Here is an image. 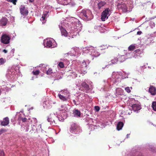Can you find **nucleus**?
<instances>
[{
	"mask_svg": "<svg viewBox=\"0 0 156 156\" xmlns=\"http://www.w3.org/2000/svg\"><path fill=\"white\" fill-rule=\"evenodd\" d=\"M81 15L87 21L91 20L93 17L91 11L88 9L83 10L81 12Z\"/></svg>",
	"mask_w": 156,
	"mask_h": 156,
	"instance_id": "f257e3e1",
	"label": "nucleus"
},
{
	"mask_svg": "<svg viewBox=\"0 0 156 156\" xmlns=\"http://www.w3.org/2000/svg\"><path fill=\"white\" fill-rule=\"evenodd\" d=\"M110 10L109 8H106L101 13V19L102 21H105L106 19H107L110 16L109 12H110Z\"/></svg>",
	"mask_w": 156,
	"mask_h": 156,
	"instance_id": "f03ea898",
	"label": "nucleus"
},
{
	"mask_svg": "<svg viewBox=\"0 0 156 156\" xmlns=\"http://www.w3.org/2000/svg\"><path fill=\"white\" fill-rule=\"evenodd\" d=\"M57 119V117L55 114H51L48 117L47 120L51 124L55 125L56 124L55 120Z\"/></svg>",
	"mask_w": 156,
	"mask_h": 156,
	"instance_id": "7ed1b4c3",
	"label": "nucleus"
},
{
	"mask_svg": "<svg viewBox=\"0 0 156 156\" xmlns=\"http://www.w3.org/2000/svg\"><path fill=\"white\" fill-rule=\"evenodd\" d=\"M117 8L120 10L124 12H126L127 11L128 8L125 3H118L117 5Z\"/></svg>",
	"mask_w": 156,
	"mask_h": 156,
	"instance_id": "20e7f679",
	"label": "nucleus"
},
{
	"mask_svg": "<svg viewBox=\"0 0 156 156\" xmlns=\"http://www.w3.org/2000/svg\"><path fill=\"white\" fill-rule=\"evenodd\" d=\"M10 39V38L8 35L5 34L2 35L1 37V41L3 43L7 44L9 42Z\"/></svg>",
	"mask_w": 156,
	"mask_h": 156,
	"instance_id": "39448f33",
	"label": "nucleus"
},
{
	"mask_svg": "<svg viewBox=\"0 0 156 156\" xmlns=\"http://www.w3.org/2000/svg\"><path fill=\"white\" fill-rule=\"evenodd\" d=\"M44 44L45 46H46L47 47L52 48V41L50 39H48L46 40H44Z\"/></svg>",
	"mask_w": 156,
	"mask_h": 156,
	"instance_id": "423d86ee",
	"label": "nucleus"
},
{
	"mask_svg": "<svg viewBox=\"0 0 156 156\" xmlns=\"http://www.w3.org/2000/svg\"><path fill=\"white\" fill-rule=\"evenodd\" d=\"M149 92L152 95H156V88L152 85H150L149 89Z\"/></svg>",
	"mask_w": 156,
	"mask_h": 156,
	"instance_id": "0eeeda50",
	"label": "nucleus"
},
{
	"mask_svg": "<svg viewBox=\"0 0 156 156\" xmlns=\"http://www.w3.org/2000/svg\"><path fill=\"white\" fill-rule=\"evenodd\" d=\"M79 127L77 125L74 123H72L71 125L70 131L71 133H73Z\"/></svg>",
	"mask_w": 156,
	"mask_h": 156,
	"instance_id": "6e6552de",
	"label": "nucleus"
},
{
	"mask_svg": "<svg viewBox=\"0 0 156 156\" xmlns=\"http://www.w3.org/2000/svg\"><path fill=\"white\" fill-rule=\"evenodd\" d=\"M132 109L134 112L140 110L141 108V106L138 104H134L131 106Z\"/></svg>",
	"mask_w": 156,
	"mask_h": 156,
	"instance_id": "1a4fd4ad",
	"label": "nucleus"
},
{
	"mask_svg": "<svg viewBox=\"0 0 156 156\" xmlns=\"http://www.w3.org/2000/svg\"><path fill=\"white\" fill-rule=\"evenodd\" d=\"M9 123V120L8 117L4 118L3 121L1 122L0 125L2 126H7Z\"/></svg>",
	"mask_w": 156,
	"mask_h": 156,
	"instance_id": "9d476101",
	"label": "nucleus"
},
{
	"mask_svg": "<svg viewBox=\"0 0 156 156\" xmlns=\"http://www.w3.org/2000/svg\"><path fill=\"white\" fill-rule=\"evenodd\" d=\"M20 12L21 14L23 15H27L28 13V10L26 9L24 6H23L20 8Z\"/></svg>",
	"mask_w": 156,
	"mask_h": 156,
	"instance_id": "9b49d317",
	"label": "nucleus"
},
{
	"mask_svg": "<svg viewBox=\"0 0 156 156\" xmlns=\"http://www.w3.org/2000/svg\"><path fill=\"white\" fill-rule=\"evenodd\" d=\"M59 27L61 31L62 35V36H64L66 37H67L68 34L66 29L63 28L62 26H59Z\"/></svg>",
	"mask_w": 156,
	"mask_h": 156,
	"instance_id": "f8f14e48",
	"label": "nucleus"
},
{
	"mask_svg": "<svg viewBox=\"0 0 156 156\" xmlns=\"http://www.w3.org/2000/svg\"><path fill=\"white\" fill-rule=\"evenodd\" d=\"M91 55L92 57V59H93L94 57H96L100 55L99 53L94 50H93L91 52Z\"/></svg>",
	"mask_w": 156,
	"mask_h": 156,
	"instance_id": "ddd939ff",
	"label": "nucleus"
},
{
	"mask_svg": "<svg viewBox=\"0 0 156 156\" xmlns=\"http://www.w3.org/2000/svg\"><path fill=\"white\" fill-rule=\"evenodd\" d=\"M7 20L6 18H2L0 21V26H5L6 25L7 23Z\"/></svg>",
	"mask_w": 156,
	"mask_h": 156,
	"instance_id": "4468645a",
	"label": "nucleus"
},
{
	"mask_svg": "<svg viewBox=\"0 0 156 156\" xmlns=\"http://www.w3.org/2000/svg\"><path fill=\"white\" fill-rule=\"evenodd\" d=\"M73 114L75 117H80L81 115L80 112L77 109H74L73 110Z\"/></svg>",
	"mask_w": 156,
	"mask_h": 156,
	"instance_id": "2eb2a0df",
	"label": "nucleus"
},
{
	"mask_svg": "<svg viewBox=\"0 0 156 156\" xmlns=\"http://www.w3.org/2000/svg\"><path fill=\"white\" fill-rule=\"evenodd\" d=\"M81 85L85 89L86 92H87L90 89L89 86L85 82H83L81 83Z\"/></svg>",
	"mask_w": 156,
	"mask_h": 156,
	"instance_id": "dca6fc26",
	"label": "nucleus"
},
{
	"mask_svg": "<svg viewBox=\"0 0 156 156\" xmlns=\"http://www.w3.org/2000/svg\"><path fill=\"white\" fill-rule=\"evenodd\" d=\"M75 49L74 48H72L71 51H70V52H68V53L64 54V55L63 56H64V57H66V56H68L69 55L71 56H73L75 55Z\"/></svg>",
	"mask_w": 156,
	"mask_h": 156,
	"instance_id": "f3484780",
	"label": "nucleus"
},
{
	"mask_svg": "<svg viewBox=\"0 0 156 156\" xmlns=\"http://www.w3.org/2000/svg\"><path fill=\"white\" fill-rule=\"evenodd\" d=\"M64 91L62 92V94H58V96L60 99L63 101H65L67 100V97L64 95Z\"/></svg>",
	"mask_w": 156,
	"mask_h": 156,
	"instance_id": "a211bd4d",
	"label": "nucleus"
},
{
	"mask_svg": "<svg viewBox=\"0 0 156 156\" xmlns=\"http://www.w3.org/2000/svg\"><path fill=\"white\" fill-rule=\"evenodd\" d=\"M106 4L105 1H101L98 3V8L100 9L101 8L104 6Z\"/></svg>",
	"mask_w": 156,
	"mask_h": 156,
	"instance_id": "6ab92c4d",
	"label": "nucleus"
},
{
	"mask_svg": "<svg viewBox=\"0 0 156 156\" xmlns=\"http://www.w3.org/2000/svg\"><path fill=\"white\" fill-rule=\"evenodd\" d=\"M123 126V123L122 122H119L118 123L117 126V129L118 130L121 129Z\"/></svg>",
	"mask_w": 156,
	"mask_h": 156,
	"instance_id": "aec40b11",
	"label": "nucleus"
},
{
	"mask_svg": "<svg viewBox=\"0 0 156 156\" xmlns=\"http://www.w3.org/2000/svg\"><path fill=\"white\" fill-rule=\"evenodd\" d=\"M48 12H45L42 15L41 18V19L40 20L41 21H44L45 19L47 17Z\"/></svg>",
	"mask_w": 156,
	"mask_h": 156,
	"instance_id": "412c9836",
	"label": "nucleus"
},
{
	"mask_svg": "<svg viewBox=\"0 0 156 156\" xmlns=\"http://www.w3.org/2000/svg\"><path fill=\"white\" fill-rule=\"evenodd\" d=\"M136 48V46L134 45L131 44L130 45L128 48V49L130 51H133Z\"/></svg>",
	"mask_w": 156,
	"mask_h": 156,
	"instance_id": "4be33fe9",
	"label": "nucleus"
},
{
	"mask_svg": "<svg viewBox=\"0 0 156 156\" xmlns=\"http://www.w3.org/2000/svg\"><path fill=\"white\" fill-rule=\"evenodd\" d=\"M152 107L154 110L156 111V101H154L152 102Z\"/></svg>",
	"mask_w": 156,
	"mask_h": 156,
	"instance_id": "5701e85b",
	"label": "nucleus"
},
{
	"mask_svg": "<svg viewBox=\"0 0 156 156\" xmlns=\"http://www.w3.org/2000/svg\"><path fill=\"white\" fill-rule=\"evenodd\" d=\"M134 52L135 54H136L137 55H140L141 54V51H140V49H137L135 51H134Z\"/></svg>",
	"mask_w": 156,
	"mask_h": 156,
	"instance_id": "b1692460",
	"label": "nucleus"
},
{
	"mask_svg": "<svg viewBox=\"0 0 156 156\" xmlns=\"http://www.w3.org/2000/svg\"><path fill=\"white\" fill-rule=\"evenodd\" d=\"M52 73V70L51 68L48 69V70L46 72V74L48 75H50Z\"/></svg>",
	"mask_w": 156,
	"mask_h": 156,
	"instance_id": "393cba45",
	"label": "nucleus"
},
{
	"mask_svg": "<svg viewBox=\"0 0 156 156\" xmlns=\"http://www.w3.org/2000/svg\"><path fill=\"white\" fill-rule=\"evenodd\" d=\"M57 1L59 4L62 5L63 4H66L67 3L66 2H63V0H57Z\"/></svg>",
	"mask_w": 156,
	"mask_h": 156,
	"instance_id": "a878e982",
	"label": "nucleus"
},
{
	"mask_svg": "<svg viewBox=\"0 0 156 156\" xmlns=\"http://www.w3.org/2000/svg\"><path fill=\"white\" fill-rule=\"evenodd\" d=\"M64 106L63 105H61V108H62V109L60 110V111L65 112L66 110H67V108L66 107L64 108Z\"/></svg>",
	"mask_w": 156,
	"mask_h": 156,
	"instance_id": "bb28decb",
	"label": "nucleus"
},
{
	"mask_svg": "<svg viewBox=\"0 0 156 156\" xmlns=\"http://www.w3.org/2000/svg\"><path fill=\"white\" fill-rule=\"evenodd\" d=\"M118 61V59L117 58H114L111 60L112 63V64H115Z\"/></svg>",
	"mask_w": 156,
	"mask_h": 156,
	"instance_id": "cd10ccee",
	"label": "nucleus"
},
{
	"mask_svg": "<svg viewBox=\"0 0 156 156\" xmlns=\"http://www.w3.org/2000/svg\"><path fill=\"white\" fill-rule=\"evenodd\" d=\"M7 1L8 2H12L14 5H16V2L17 0H7Z\"/></svg>",
	"mask_w": 156,
	"mask_h": 156,
	"instance_id": "c85d7f7f",
	"label": "nucleus"
},
{
	"mask_svg": "<svg viewBox=\"0 0 156 156\" xmlns=\"http://www.w3.org/2000/svg\"><path fill=\"white\" fill-rule=\"evenodd\" d=\"M5 62V60L3 58H0V65H2Z\"/></svg>",
	"mask_w": 156,
	"mask_h": 156,
	"instance_id": "c756f323",
	"label": "nucleus"
},
{
	"mask_svg": "<svg viewBox=\"0 0 156 156\" xmlns=\"http://www.w3.org/2000/svg\"><path fill=\"white\" fill-rule=\"evenodd\" d=\"M101 49H105L108 48V46L107 45H103L101 46Z\"/></svg>",
	"mask_w": 156,
	"mask_h": 156,
	"instance_id": "7c9ffc66",
	"label": "nucleus"
},
{
	"mask_svg": "<svg viewBox=\"0 0 156 156\" xmlns=\"http://www.w3.org/2000/svg\"><path fill=\"white\" fill-rule=\"evenodd\" d=\"M58 66L61 68H63L64 67V64L62 62H60L58 64Z\"/></svg>",
	"mask_w": 156,
	"mask_h": 156,
	"instance_id": "2f4dec72",
	"label": "nucleus"
},
{
	"mask_svg": "<svg viewBox=\"0 0 156 156\" xmlns=\"http://www.w3.org/2000/svg\"><path fill=\"white\" fill-rule=\"evenodd\" d=\"M125 90L128 93H130L131 92V90L129 89V87H127L125 88Z\"/></svg>",
	"mask_w": 156,
	"mask_h": 156,
	"instance_id": "473e14b6",
	"label": "nucleus"
},
{
	"mask_svg": "<svg viewBox=\"0 0 156 156\" xmlns=\"http://www.w3.org/2000/svg\"><path fill=\"white\" fill-rule=\"evenodd\" d=\"M81 66H82V67H85V68H87V65L86 64V63L85 62H82V65H81Z\"/></svg>",
	"mask_w": 156,
	"mask_h": 156,
	"instance_id": "72a5a7b5",
	"label": "nucleus"
},
{
	"mask_svg": "<svg viewBox=\"0 0 156 156\" xmlns=\"http://www.w3.org/2000/svg\"><path fill=\"white\" fill-rule=\"evenodd\" d=\"M64 2H66L67 3L66 4H63V5H66L68 4L70 2L71 0H63Z\"/></svg>",
	"mask_w": 156,
	"mask_h": 156,
	"instance_id": "f704fd0d",
	"label": "nucleus"
},
{
	"mask_svg": "<svg viewBox=\"0 0 156 156\" xmlns=\"http://www.w3.org/2000/svg\"><path fill=\"white\" fill-rule=\"evenodd\" d=\"M7 131L6 129H2L0 130V135L2 134L3 133L6 132Z\"/></svg>",
	"mask_w": 156,
	"mask_h": 156,
	"instance_id": "c9c22d12",
	"label": "nucleus"
},
{
	"mask_svg": "<svg viewBox=\"0 0 156 156\" xmlns=\"http://www.w3.org/2000/svg\"><path fill=\"white\" fill-rule=\"evenodd\" d=\"M15 49H12L10 51V55L12 56L14 55V53Z\"/></svg>",
	"mask_w": 156,
	"mask_h": 156,
	"instance_id": "e433bc0d",
	"label": "nucleus"
},
{
	"mask_svg": "<svg viewBox=\"0 0 156 156\" xmlns=\"http://www.w3.org/2000/svg\"><path fill=\"white\" fill-rule=\"evenodd\" d=\"M33 73L34 75H37L39 74V71L38 70H37L35 71H33Z\"/></svg>",
	"mask_w": 156,
	"mask_h": 156,
	"instance_id": "4c0bfd02",
	"label": "nucleus"
},
{
	"mask_svg": "<svg viewBox=\"0 0 156 156\" xmlns=\"http://www.w3.org/2000/svg\"><path fill=\"white\" fill-rule=\"evenodd\" d=\"M94 108L95 110L97 112H98L100 110V108L98 106H95Z\"/></svg>",
	"mask_w": 156,
	"mask_h": 156,
	"instance_id": "58836bf2",
	"label": "nucleus"
},
{
	"mask_svg": "<svg viewBox=\"0 0 156 156\" xmlns=\"http://www.w3.org/2000/svg\"><path fill=\"white\" fill-rule=\"evenodd\" d=\"M0 156H4V152L3 151L0 150Z\"/></svg>",
	"mask_w": 156,
	"mask_h": 156,
	"instance_id": "ea45409f",
	"label": "nucleus"
},
{
	"mask_svg": "<svg viewBox=\"0 0 156 156\" xmlns=\"http://www.w3.org/2000/svg\"><path fill=\"white\" fill-rule=\"evenodd\" d=\"M141 34L142 32L141 31H138L137 33V34L138 35H140Z\"/></svg>",
	"mask_w": 156,
	"mask_h": 156,
	"instance_id": "a19ab883",
	"label": "nucleus"
},
{
	"mask_svg": "<svg viewBox=\"0 0 156 156\" xmlns=\"http://www.w3.org/2000/svg\"><path fill=\"white\" fill-rule=\"evenodd\" d=\"M27 119L26 118H25L23 119H22V121L23 122H26L27 120Z\"/></svg>",
	"mask_w": 156,
	"mask_h": 156,
	"instance_id": "79ce46f5",
	"label": "nucleus"
},
{
	"mask_svg": "<svg viewBox=\"0 0 156 156\" xmlns=\"http://www.w3.org/2000/svg\"><path fill=\"white\" fill-rule=\"evenodd\" d=\"M45 69H46V67L44 66L43 67H41V70H43V71H44V70Z\"/></svg>",
	"mask_w": 156,
	"mask_h": 156,
	"instance_id": "37998d69",
	"label": "nucleus"
},
{
	"mask_svg": "<svg viewBox=\"0 0 156 156\" xmlns=\"http://www.w3.org/2000/svg\"><path fill=\"white\" fill-rule=\"evenodd\" d=\"M3 51L5 53H6L7 52V50L5 49H4Z\"/></svg>",
	"mask_w": 156,
	"mask_h": 156,
	"instance_id": "c03bdc74",
	"label": "nucleus"
},
{
	"mask_svg": "<svg viewBox=\"0 0 156 156\" xmlns=\"http://www.w3.org/2000/svg\"><path fill=\"white\" fill-rule=\"evenodd\" d=\"M34 0H29V1L30 2H33L34 1Z\"/></svg>",
	"mask_w": 156,
	"mask_h": 156,
	"instance_id": "a18cd8bd",
	"label": "nucleus"
},
{
	"mask_svg": "<svg viewBox=\"0 0 156 156\" xmlns=\"http://www.w3.org/2000/svg\"><path fill=\"white\" fill-rule=\"evenodd\" d=\"M43 65L41 64L40 65V67L43 66Z\"/></svg>",
	"mask_w": 156,
	"mask_h": 156,
	"instance_id": "49530a36",
	"label": "nucleus"
},
{
	"mask_svg": "<svg viewBox=\"0 0 156 156\" xmlns=\"http://www.w3.org/2000/svg\"><path fill=\"white\" fill-rule=\"evenodd\" d=\"M138 156H142V155L141 154H140V155Z\"/></svg>",
	"mask_w": 156,
	"mask_h": 156,
	"instance_id": "de8ad7c7",
	"label": "nucleus"
},
{
	"mask_svg": "<svg viewBox=\"0 0 156 156\" xmlns=\"http://www.w3.org/2000/svg\"><path fill=\"white\" fill-rule=\"evenodd\" d=\"M45 22H42V23L43 24Z\"/></svg>",
	"mask_w": 156,
	"mask_h": 156,
	"instance_id": "09e8293b",
	"label": "nucleus"
},
{
	"mask_svg": "<svg viewBox=\"0 0 156 156\" xmlns=\"http://www.w3.org/2000/svg\"><path fill=\"white\" fill-rule=\"evenodd\" d=\"M128 135H128V134H127V137L128 136Z\"/></svg>",
	"mask_w": 156,
	"mask_h": 156,
	"instance_id": "8fccbe9b",
	"label": "nucleus"
},
{
	"mask_svg": "<svg viewBox=\"0 0 156 156\" xmlns=\"http://www.w3.org/2000/svg\"><path fill=\"white\" fill-rule=\"evenodd\" d=\"M130 88H131V89H132V87H130Z\"/></svg>",
	"mask_w": 156,
	"mask_h": 156,
	"instance_id": "3c124183",
	"label": "nucleus"
},
{
	"mask_svg": "<svg viewBox=\"0 0 156 156\" xmlns=\"http://www.w3.org/2000/svg\"><path fill=\"white\" fill-rule=\"evenodd\" d=\"M40 127H41V126H40Z\"/></svg>",
	"mask_w": 156,
	"mask_h": 156,
	"instance_id": "603ef678",
	"label": "nucleus"
}]
</instances>
